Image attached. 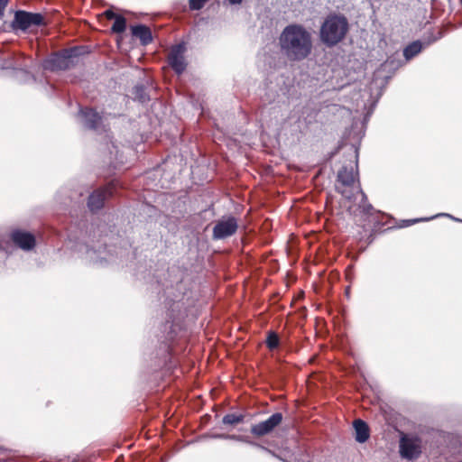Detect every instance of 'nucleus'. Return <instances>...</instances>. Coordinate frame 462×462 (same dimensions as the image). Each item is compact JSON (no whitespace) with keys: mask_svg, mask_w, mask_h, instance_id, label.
Instances as JSON below:
<instances>
[{"mask_svg":"<svg viewBox=\"0 0 462 462\" xmlns=\"http://www.w3.org/2000/svg\"><path fill=\"white\" fill-rule=\"evenodd\" d=\"M278 43L281 53L293 62L307 59L313 49L311 33L300 23L285 26L278 38Z\"/></svg>","mask_w":462,"mask_h":462,"instance_id":"nucleus-1","label":"nucleus"},{"mask_svg":"<svg viewBox=\"0 0 462 462\" xmlns=\"http://www.w3.org/2000/svg\"><path fill=\"white\" fill-rule=\"evenodd\" d=\"M180 301L173 302L171 310L168 313L169 319L164 325V329L166 330L169 328V331L165 336L164 341L156 351L153 367L154 371L161 368H165L167 371H171L176 366L173 362L171 344L176 337L177 328H180V322L184 319V313L179 312L177 315L174 314L175 310H180Z\"/></svg>","mask_w":462,"mask_h":462,"instance_id":"nucleus-2","label":"nucleus"},{"mask_svg":"<svg viewBox=\"0 0 462 462\" xmlns=\"http://www.w3.org/2000/svg\"><path fill=\"white\" fill-rule=\"evenodd\" d=\"M349 31L347 18L341 14H329L319 29V40L327 47L332 48L340 43Z\"/></svg>","mask_w":462,"mask_h":462,"instance_id":"nucleus-3","label":"nucleus"},{"mask_svg":"<svg viewBox=\"0 0 462 462\" xmlns=\"http://www.w3.org/2000/svg\"><path fill=\"white\" fill-rule=\"evenodd\" d=\"M358 148L355 147V166H343L337 172L336 190L346 199L352 201L356 199V187L355 182L358 181L357 171Z\"/></svg>","mask_w":462,"mask_h":462,"instance_id":"nucleus-4","label":"nucleus"},{"mask_svg":"<svg viewBox=\"0 0 462 462\" xmlns=\"http://www.w3.org/2000/svg\"><path fill=\"white\" fill-rule=\"evenodd\" d=\"M83 47L74 46L52 53L44 63L45 69L51 71L68 70L76 66Z\"/></svg>","mask_w":462,"mask_h":462,"instance_id":"nucleus-5","label":"nucleus"},{"mask_svg":"<svg viewBox=\"0 0 462 462\" xmlns=\"http://www.w3.org/2000/svg\"><path fill=\"white\" fill-rule=\"evenodd\" d=\"M79 252L85 256V259L97 266H106L115 261V255L111 249H107L106 244L89 245L82 244L79 245Z\"/></svg>","mask_w":462,"mask_h":462,"instance_id":"nucleus-6","label":"nucleus"},{"mask_svg":"<svg viewBox=\"0 0 462 462\" xmlns=\"http://www.w3.org/2000/svg\"><path fill=\"white\" fill-rule=\"evenodd\" d=\"M46 24L45 18L41 13L17 10L14 12L11 28L14 32H27L32 27H41Z\"/></svg>","mask_w":462,"mask_h":462,"instance_id":"nucleus-7","label":"nucleus"},{"mask_svg":"<svg viewBox=\"0 0 462 462\" xmlns=\"http://www.w3.org/2000/svg\"><path fill=\"white\" fill-rule=\"evenodd\" d=\"M399 449L402 458L415 460L421 454V439L416 435L403 434L400 439Z\"/></svg>","mask_w":462,"mask_h":462,"instance_id":"nucleus-8","label":"nucleus"},{"mask_svg":"<svg viewBox=\"0 0 462 462\" xmlns=\"http://www.w3.org/2000/svg\"><path fill=\"white\" fill-rule=\"evenodd\" d=\"M186 51V43L180 42L172 45L168 53V64L177 75L182 74L187 69V62L184 57Z\"/></svg>","mask_w":462,"mask_h":462,"instance_id":"nucleus-9","label":"nucleus"},{"mask_svg":"<svg viewBox=\"0 0 462 462\" xmlns=\"http://www.w3.org/2000/svg\"><path fill=\"white\" fill-rule=\"evenodd\" d=\"M238 229L236 217L234 216L223 217L213 227L212 238L214 240H223L232 236Z\"/></svg>","mask_w":462,"mask_h":462,"instance_id":"nucleus-10","label":"nucleus"},{"mask_svg":"<svg viewBox=\"0 0 462 462\" xmlns=\"http://www.w3.org/2000/svg\"><path fill=\"white\" fill-rule=\"evenodd\" d=\"M116 191L113 184L95 189L88 198V208L91 212H97L104 207L105 200L112 197Z\"/></svg>","mask_w":462,"mask_h":462,"instance_id":"nucleus-11","label":"nucleus"},{"mask_svg":"<svg viewBox=\"0 0 462 462\" xmlns=\"http://www.w3.org/2000/svg\"><path fill=\"white\" fill-rule=\"evenodd\" d=\"M283 419L282 412L273 413L263 421L253 424L250 432L256 437H263L272 433L274 429L279 426Z\"/></svg>","mask_w":462,"mask_h":462,"instance_id":"nucleus-12","label":"nucleus"},{"mask_svg":"<svg viewBox=\"0 0 462 462\" xmlns=\"http://www.w3.org/2000/svg\"><path fill=\"white\" fill-rule=\"evenodd\" d=\"M13 243L23 251H31L36 245L35 236L26 230L14 229L10 234Z\"/></svg>","mask_w":462,"mask_h":462,"instance_id":"nucleus-13","label":"nucleus"},{"mask_svg":"<svg viewBox=\"0 0 462 462\" xmlns=\"http://www.w3.org/2000/svg\"><path fill=\"white\" fill-rule=\"evenodd\" d=\"M79 116L82 125L87 129L97 131L102 125V116L93 108H81Z\"/></svg>","mask_w":462,"mask_h":462,"instance_id":"nucleus-14","label":"nucleus"},{"mask_svg":"<svg viewBox=\"0 0 462 462\" xmlns=\"http://www.w3.org/2000/svg\"><path fill=\"white\" fill-rule=\"evenodd\" d=\"M399 53L390 55L386 60L381 64L377 73L386 72L388 75L383 77V84L386 85L388 80L393 77L395 71L403 65Z\"/></svg>","mask_w":462,"mask_h":462,"instance_id":"nucleus-15","label":"nucleus"},{"mask_svg":"<svg viewBox=\"0 0 462 462\" xmlns=\"http://www.w3.org/2000/svg\"><path fill=\"white\" fill-rule=\"evenodd\" d=\"M435 42L436 38L426 42H421L420 40L411 42L403 49V57L405 60H411L420 53L423 49L429 47Z\"/></svg>","mask_w":462,"mask_h":462,"instance_id":"nucleus-16","label":"nucleus"},{"mask_svg":"<svg viewBox=\"0 0 462 462\" xmlns=\"http://www.w3.org/2000/svg\"><path fill=\"white\" fill-rule=\"evenodd\" d=\"M132 34L137 37L142 45H148L152 42L151 29L145 24H136L131 27Z\"/></svg>","mask_w":462,"mask_h":462,"instance_id":"nucleus-17","label":"nucleus"},{"mask_svg":"<svg viewBox=\"0 0 462 462\" xmlns=\"http://www.w3.org/2000/svg\"><path fill=\"white\" fill-rule=\"evenodd\" d=\"M353 426L356 433L355 439L358 443H365L370 437L368 424L361 419H356L354 420Z\"/></svg>","mask_w":462,"mask_h":462,"instance_id":"nucleus-18","label":"nucleus"},{"mask_svg":"<svg viewBox=\"0 0 462 462\" xmlns=\"http://www.w3.org/2000/svg\"><path fill=\"white\" fill-rule=\"evenodd\" d=\"M133 99L141 104H145L150 101V96L147 88L143 84H137L132 88Z\"/></svg>","mask_w":462,"mask_h":462,"instance_id":"nucleus-19","label":"nucleus"},{"mask_svg":"<svg viewBox=\"0 0 462 462\" xmlns=\"http://www.w3.org/2000/svg\"><path fill=\"white\" fill-rule=\"evenodd\" d=\"M356 193H360V195H361V201L359 202L358 208L361 209V211L365 215H367V216L373 215L374 208L373 205L367 201L366 194L362 190L359 184L356 186Z\"/></svg>","mask_w":462,"mask_h":462,"instance_id":"nucleus-20","label":"nucleus"},{"mask_svg":"<svg viewBox=\"0 0 462 462\" xmlns=\"http://www.w3.org/2000/svg\"><path fill=\"white\" fill-rule=\"evenodd\" d=\"M232 440H236V441H240V442H245L248 445H251L253 447H255L266 453H269L271 454L272 456L275 457H278V456L273 451L271 450L270 448L254 441V440H251L248 437L246 436H244V435H236V434H233V437H232Z\"/></svg>","mask_w":462,"mask_h":462,"instance_id":"nucleus-21","label":"nucleus"},{"mask_svg":"<svg viewBox=\"0 0 462 462\" xmlns=\"http://www.w3.org/2000/svg\"><path fill=\"white\" fill-rule=\"evenodd\" d=\"M245 420V415L242 413H227L222 418V423L225 425H236Z\"/></svg>","mask_w":462,"mask_h":462,"instance_id":"nucleus-22","label":"nucleus"},{"mask_svg":"<svg viewBox=\"0 0 462 462\" xmlns=\"http://www.w3.org/2000/svg\"><path fill=\"white\" fill-rule=\"evenodd\" d=\"M438 217H449L451 219H453L454 221H457V222H462V219L460 218H457V217H455L453 216H451L450 214H448V213H441V214H438L434 217H426V218H414V219H409V220H404V225L402 226H409L412 224H415V223H418L420 221H428V220H430V219H433V218H436Z\"/></svg>","mask_w":462,"mask_h":462,"instance_id":"nucleus-23","label":"nucleus"},{"mask_svg":"<svg viewBox=\"0 0 462 462\" xmlns=\"http://www.w3.org/2000/svg\"><path fill=\"white\" fill-rule=\"evenodd\" d=\"M125 29H126V19L122 14H119L114 20V23L111 27V31H112V32H115V33H122L125 31Z\"/></svg>","mask_w":462,"mask_h":462,"instance_id":"nucleus-24","label":"nucleus"},{"mask_svg":"<svg viewBox=\"0 0 462 462\" xmlns=\"http://www.w3.org/2000/svg\"><path fill=\"white\" fill-rule=\"evenodd\" d=\"M265 343L270 350L276 349L280 345V337L278 334L274 331L268 332Z\"/></svg>","mask_w":462,"mask_h":462,"instance_id":"nucleus-25","label":"nucleus"},{"mask_svg":"<svg viewBox=\"0 0 462 462\" xmlns=\"http://www.w3.org/2000/svg\"><path fill=\"white\" fill-rule=\"evenodd\" d=\"M112 148L115 150L116 153L114 158H110V164L116 169L118 165L124 163V158L119 154V151L114 143H112Z\"/></svg>","mask_w":462,"mask_h":462,"instance_id":"nucleus-26","label":"nucleus"},{"mask_svg":"<svg viewBox=\"0 0 462 462\" xmlns=\"http://www.w3.org/2000/svg\"><path fill=\"white\" fill-rule=\"evenodd\" d=\"M208 0H189V7L191 11L201 10Z\"/></svg>","mask_w":462,"mask_h":462,"instance_id":"nucleus-27","label":"nucleus"},{"mask_svg":"<svg viewBox=\"0 0 462 462\" xmlns=\"http://www.w3.org/2000/svg\"><path fill=\"white\" fill-rule=\"evenodd\" d=\"M443 35H444V32L440 30L437 32V34H435L433 31H430L426 35H424V37L420 41L426 42V41H430V40L436 38V42H437L438 40L441 39L443 37Z\"/></svg>","mask_w":462,"mask_h":462,"instance_id":"nucleus-28","label":"nucleus"},{"mask_svg":"<svg viewBox=\"0 0 462 462\" xmlns=\"http://www.w3.org/2000/svg\"><path fill=\"white\" fill-rule=\"evenodd\" d=\"M381 95H382V91H380L378 93V97H377L376 100H374L372 102L369 110L367 111V113L365 114V116L364 117V124H365L369 120V117L371 116V115H372V113H373V111H374V107L376 106V103H377V101H378V99H379Z\"/></svg>","mask_w":462,"mask_h":462,"instance_id":"nucleus-29","label":"nucleus"},{"mask_svg":"<svg viewBox=\"0 0 462 462\" xmlns=\"http://www.w3.org/2000/svg\"><path fill=\"white\" fill-rule=\"evenodd\" d=\"M9 0H0V21L3 19L5 15V7L8 5Z\"/></svg>","mask_w":462,"mask_h":462,"instance_id":"nucleus-30","label":"nucleus"},{"mask_svg":"<svg viewBox=\"0 0 462 462\" xmlns=\"http://www.w3.org/2000/svg\"><path fill=\"white\" fill-rule=\"evenodd\" d=\"M105 15L108 20H115L119 14H116L112 9H107L105 11Z\"/></svg>","mask_w":462,"mask_h":462,"instance_id":"nucleus-31","label":"nucleus"},{"mask_svg":"<svg viewBox=\"0 0 462 462\" xmlns=\"http://www.w3.org/2000/svg\"><path fill=\"white\" fill-rule=\"evenodd\" d=\"M233 434H214L212 438L219 439H231L232 440Z\"/></svg>","mask_w":462,"mask_h":462,"instance_id":"nucleus-32","label":"nucleus"},{"mask_svg":"<svg viewBox=\"0 0 462 462\" xmlns=\"http://www.w3.org/2000/svg\"><path fill=\"white\" fill-rule=\"evenodd\" d=\"M243 0H228L231 5H239Z\"/></svg>","mask_w":462,"mask_h":462,"instance_id":"nucleus-33","label":"nucleus"}]
</instances>
